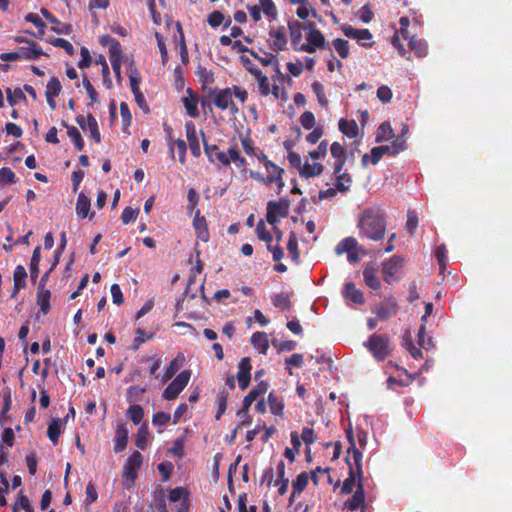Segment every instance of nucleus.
Segmentation results:
<instances>
[{
  "mask_svg": "<svg viewBox=\"0 0 512 512\" xmlns=\"http://www.w3.org/2000/svg\"><path fill=\"white\" fill-rule=\"evenodd\" d=\"M358 227L362 237L382 240L386 231L385 213L378 208H365L359 216Z\"/></svg>",
  "mask_w": 512,
  "mask_h": 512,
  "instance_id": "obj_1",
  "label": "nucleus"
},
{
  "mask_svg": "<svg viewBox=\"0 0 512 512\" xmlns=\"http://www.w3.org/2000/svg\"><path fill=\"white\" fill-rule=\"evenodd\" d=\"M362 453L356 451L354 453V461L351 462L350 457L346 456L345 461L349 467V476L344 480L341 487V494L348 495L353 492L354 486L357 483H362L363 469H362Z\"/></svg>",
  "mask_w": 512,
  "mask_h": 512,
  "instance_id": "obj_2",
  "label": "nucleus"
},
{
  "mask_svg": "<svg viewBox=\"0 0 512 512\" xmlns=\"http://www.w3.org/2000/svg\"><path fill=\"white\" fill-rule=\"evenodd\" d=\"M363 345L377 361L385 360L392 351L390 348V337L386 334L374 333Z\"/></svg>",
  "mask_w": 512,
  "mask_h": 512,
  "instance_id": "obj_3",
  "label": "nucleus"
},
{
  "mask_svg": "<svg viewBox=\"0 0 512 512\" xmlns=\"http://www.w3.org/2000/svg\"><path fill=\"white\" fill-rule=\"evenodd\" d=\"M209 95L213 96V104L220 110H229L230 114L235 116L239 112V108L232 99L231 88H214L210 89Z\"/></svg>",
  "mask_w": 512,
  "mask_h": 512,
  "instance_id": "obj_4",
  "label": "nucleus"
},
{
  "mask_svg": "<svg viewBox=\"0 0 512 512\" xmlns=\"http://www.w3.org/2000/svg\"><path fill=\"white\" fill-rule=\"evenodd\" d=\"M191 377L190 370H183L180 372L171 383L165 388L163 392V398L171 401L176 399L179 394L184 390L187 386Z\"/></svg>",
  "mask_w": 512,
  "mask_h": 512,
  "instance_id": "obj_5",
  "label": "nucleus"
},
{
  "mask_svg": "<svg viewBox=\"0 0 512 512\" xmlns=\"http://www.w3.org/2000/svg\"><path fill=\"white\" fill-rule=\"evenodd\" d=\"M289 201L281 198L279 201L271 200L267 203L266 220L270 225L279 221L278 217L286 218L289 214Z\"/></svg>",
  "mask_w": 512,
  "mask_h": 512,
  "instance_id": "obj_6",
  "label": "nucleus"
},
{
  "mask_svg": "<svg viewBox=\"0 0 512 512\" xmlns=\"http://www.w3.org/2000/svg\"><path fill=\"white\" fill-rule=\"evenodd\" d=\"M307 26L309 27V32L306 35L307 42L299 46V51L314 53L317 48L325 46V37L319 29L314 27L313 23H309Z\"/></svg>",
  "mask_w": 512,
  "mask_h": 512,
  "instance_id": "obj_7",
  "label": "nucleus"
},
{
  "mask_svg": "<svg viewBox=\"0 0 512 512\" xmlns=\"http://www.w3.org/2000/svg\"><path fill=\"white\" fill-rule=\"evenodd\" d=\"M200 134L202 136L204 152L208 160L213 164L218 162L223 166L230 165V159H228L227 154L220 151L216 144H208L205 133L202 130L200 131Z\"/></svg>",
  "mask_w": 512,
  "mask_h": 512,
  "instance_id": "obj_8",
  "label": "nucleus"
},
{
  "mask_svg": "<svg viewBox=\"0 0 512 512\" xmlns=\"http://www.w3.org/2000/svg\"><path fill=\"white\" fill-rule=\"evenodd\" d=\"M378 319L387 321L398 312V303L393 296L386 297L373 311Z\"/></svg>",
  "mask_w": 512,
  "mask_h": 512,
  "instance_id": "obj_9",
  "label": "nucleus"
},
{
  "mask_svg": "<svg viewBox=\"0 0 512 512\" xmlns=\"http://www.w3.org/2000/svg\"><path fill=\"white\" fill-rule=\"evenodd\" d=\"M76 122L82 130L89 131L90 137L96 143L101 142V134L99 131L98 123L96 118L92 114H88L86 117L84 115H78L76 117Z\"/></svg>",
  "mask_w": 512,
  "mask_h": 512,
  "instance_id": "obj_10",
  "label": "nucleus"
},
{
  "mask_svg": "<svg viewBox=\"0 0 512 512\" xmlns=\"http://www.w3.org/2000/svg\"><path fill=\"white\" fill-rule=\"evenodd\" d=\"M143 456L139 451H134L124 465V476L134 484L138 471L142 465Z\"/></svg>",
  "mask_w": 512,
  "mask_h": 512,
  "instance_id": "obj_11",
  "label": "nucleus"
},
{
  "mask_svg": "<svg viewBox=\"0 0 512 512\" xmlns=\"http://www.w3.org/2000/svg\"><path fill=\"white\" fill-rule=\"evenodd\" d=\"M403 258L397 255L392 256L382 264V273L386 283L391 284L395 274L402 268Z\"/></svg>",
  "mask_w": 512,
  "mask_h": 512,
  "instance_id": "obj_12",
  "label": "nucleus"
},
{
  "mask_svg": "<svg viewBox=\"0 0 512 512\" xmlns=\"http://www.w3.org/2000/svg\"><path fill=\"white\" fill-rule=\"evenodd\" d=\"M109 58L115 76L119 79L121 77V63L123 58V51L121 44L118 40H111V49L109 50Z\"/></svg>",
  "mask_w": 512,
  "mask_h": 512,
  "instance_id": "obj_13",
  "label": "nucleus"
},
{
  "mask_svg": "<svg viewBox=\"0 0 512 512\" xmlns=\"http://www.w3.org/2000/svg\"><path fill=\"white\" fill-rule=\"evenodd\" d=\"M270 43L269 47L275 52H279L285 49L287 45L286 31L283 26L277 29H271L269 31Z\"/></svg>",
  "mask_w": 512,
  "mask_h": 512,
  "instance_id": "obj_14",
  "label": "nucleus"
},
{
  "mask_svg": "<svg viewBox=\"0 0 512 512\" xmlns=\"http://www.w3.org/2000/svg\"><path fill=\"white\" fill-rule=\"evenodd\" d=\"M251 369L252 366L250 364V358H242L238 364L237 374L238 384L241 390H245L249 386L251 380Z\"/></svg>",
  "mask_w": 512,
  "mask_h": 512,
  "instance_id": "obj_15",
  "label": "nucleus"
},
{
  "mask_svg": "<svg viewBox=\"0 0 512 512\" xmlns=\"http://www.w3.org/2000/svg\"><path fill=\"white\" fill-rule=\"evenodd\" d=\"M365 503V492L363 483H357L353 495L344 502V508L350 511H356Z\"/></svg>",
  "mask_w": 512,
  "mask_h": 512,
  "instance_id": "obj_16",
  "label": "nucleus"
},
{
  "mask_svg": "<svg viewBox=\"0 0 512 512\" xmlns=\"http://www.w3.org/2000/svg\"><path fill=\"white\" fill-rule=\"evenodd\" d=\"M330 152L335 159L334 174H339L346 162V150L339 142H333L330 146Z\"/></svg>",
  "mask_w": 512,
  "mask_h": 512,
  "instance_id": "obj_17",
  "label": "nucleus"
},
{
  "mask_svg": "<svg viewBox=\"0 0 512 512\" xmlns=\"http://www.w3.org/2000/svg\"><path fill=\"white\" fill-rule=\"evenodd\" d=\"M17 52L18 58L25 60H37L40 56L44 55L41 46L35 41H30L27 47L18 48Z\"/></svg>",
  "mask_w": 512,
  "mask_h": 512,
  "instance_id": "obj_18",
  "label": "nucleus"
},
{
  "mask_svg": "<svg viewBox=\"0 0 512 512\" xmlns=\"http://www.w3.org/2000/svg\"><path fill=\"white\" fill-rule=\"evenodd\" d=\"M342 295L346 301H350L358 305H362L365 302L363 292L360 289H357L355 284L352 282L344 284Z\"/></svg>",
  "mask_w": 512,
  "mask_h": 512,
  "instance_id": "obj_19",
  "label": "nucleus"
},
{
  "mask_svg": "<svg viewBox=\"0 0 512 512\" xmlns=\"http://www.w3.org/2000/svg\"><path fill=\"white\" fill-rule=\"evenodd\" d=\"M187 96L183 97V105L186 109L187 114L192 118L199 117L200 113L198 110V96L193 92L191 88L186 90Z\"/></svg>",
  "mask_w": 512,
  "mask_h": 512,
  "instance_id": "obj_20",
  "label": "nucleus"
},
{
  "mask_svg": "<svg viewBox=\"0 0 512 512\" xmlns=\"http://www.w3.org/2000/svg\"><path fill=\"white\" fill-rule=\"evenodd\" d=\"M128 429L125 424L119 423L115 431L114 451L120 453L126 449L128 443Z\"/></svg>",
  "mask_w": 512,
  "mask_h": 512,
  "instance_id": "obj_21",
  "label": "nucleus"
},
{
  "mask_svg": "<svg viewBox=\"0 0 512 512\" xmlns=\"http://www.w3.org/2000/svg\"><path fill=\"white\" fill-rule=\"evenodd\" d=\"M193 227L196 231V236L203 242L209 241V232L207 228V221L204 216L200 215V210H197L193 219Z\"/></svg>",
  "mask_w": 512,
  "mask_h": 512,
  "instance_id": "obj_22",
  "label": "nucleus"
},
{
  "mask_svg": "<svg viewBox=\"0 0 512 512\" xmlns=\"http://www.w3.org/2000/svg\"><path fill=\"white\" fill-rule=\"evenodd\" d=\"M265 170L267 172L266 180H268V183L276 184L278 189L281 190L284 187V169L272 162V167H266Z\"/></svg>",
  "mask_w": 512,
  "mask_h": 512,
  "instance_id": "obj_23",
  "label": "nucleus"
},
{
  "mask_svg": "<svg viewBox=\"0 0 512 512\" xmlns=\"http://www.w3.org/2000/svg\"><path fill=\"white\" fill-rule=\"evenodd\" d=\"M306 27L303 26L298 20L288 22V29L291 39V44L294 50L299 51L298 45L302 41V30Z\"/></svg>",
  "mask_w": 512,
  "mask_h": 512,
  "instance_id": "obj_24",
  "label": "nucleus"
},
{
  "mask_svg": "<svg viewBox=\"0 0 512 512\" xmlns=\"http://www.w3.org/2000/svg\"><path fill=\"white\" fill-rule=\"evenodd\" d=\"M399 24H400V30L397 31L395 33V35L393 36L392 44L396 48H398L401 55H404V53H403L404 49H403V46L400 44L399 35H401L404 39H408V37H410L409 32H408V27H409L410 21L407 17H401L399 20Z\"/></svg>",
  "mask_w": 512,
  "mask_h": 512,
  "instance_id": "obj_25",
  "label": "nucleus"
},
{
  "mask_svg": "<svg viewBox=\"0 0 512 512\" xmlns=\"http://www.w3.org/2000/svg\"><path fill=\"white\" fill-rule=\"evenodd\" d=\"M90 199L84 194L80 193L76 202V213L77 215L84 219L89 217L90 219L94 216V213L89 214L90 212Z\"/></svg>",
  "mask_w": 512,
  "mask_h": 512,
  "instance_id": "obj_26",
  "label": "nucleus"
},
{
  "mask_svg": "<svg viewBox=\"0 0 512 512\" xmlns=\"http://www.w3.org/2000/svg\"><path fill=\"white\" fill-rule=\"evenodd\" d=\"M252 346L262 354H266L269 349V340L266 332H255L251 336Z\"/></svg>",
  "mask_w": 512,
  "mask_h": 512,
  "instance_id": "obj_27",
  "label": "nucleus"
},
{
  "mask_svg": "<svg viewBox=\"0 0 512 512\" xmlns=\"http://www.w3.org/2000/svg\"><path fill=\"white\" fill-rule=\"evenodd\" d=\"M409 48L415 53L417 57H424L428 53V46L426 41L423 39H418L415 36H410L408 39Z\"/></svg>",
  "mask_w": 512,
  "mask_h": 512,
  "instance_id": "obj_28",
  "label": "nucleus"
},
{
  "mask_svg": "<svg viewBox=\"0 0 512 512\" xmlns=\"http://www.w3.org/2000/svg\"><path fill=\"white\" fill-rule=\"evenodd\" d=\"M363 278L365 284L373 289L377 290L381 286L380 279L376 275V269L373 267V265L369 266L367 265L363 270Z\"/></svg>",
  "mask_w": 512,
  "mask_h": 512,
  "instance_id": "obj_29",
  "label": "nucleus"
},
{
  "mask_svg": "<svg viewBox=\"0 0 512 512\" xmlns=\"http://www.w3.org/2000/svg\"><path fill=\"white\" fill-rule=\"evenodd\" d=\"M42 16L49 21L51 24L56 26L52 27V31L58 34H67L69 30V26L62 24L48 9L41 8L40 10Z\"/></svg>",
  "mask_w": 512,
  "mask_h": 512,
  "instance_id": "obj_30",
  "label": "nucleus"
},
{
  "mask_svg": "<svg viewBox=\"0 0 512 512\" xmlns=\"http://www.w3.org/2000/svg\"><path fill=\"white\" fill-rule=\"evenodd\" d=\"M324 170V166L320 163L310 164L308 162L303 164V167L300 169L299 175L302 178H311L316 177L322 174Z\"/></svg>",
  "mask_w": 512,
  "mask_h": 512,
  "instance_id": "obj_31",
  "label": "nucleus"
},
{
  "mask_svg": "<svg viewBox=\"0 0 512 512\" xmlns=\"http://www.w3.org/2000/svg\"><path fill=\"white\" fill-rule=\"evenodd\" d=\"M339 130L349 138H355L358 135V125L355 120L340 119Z\"/></svg>",
  "mask_w": 512,
  "mask_h": 512,
  "instance_id": "obj_32",
  "label": "nucleus"
},
{
  "mask_svg": "<svg viewBox=\"0 0 512 512\" xmlns=\"http://www.w3.org/2000/svg\"><path fill=\"white\" fill-rule=\"evenodd\" d=\"M50 298L51 292L48 289H39L37 291V304L40 307V310L43 315L48 314L50 311Z\"/></svg>",
  "mask_w": 512,
  "mask_h": 512,
  "instance_id": "obj_33",
  "label": "nucleus"
},
{
  "mask_svg": "<svg viewBox=\"0 0 512 512\" xmlns=\"http://www.w3.org/2000/svg\"><path fill=\"white\" fill-rule=\"evenodd\" d=\"M394 137V131L389 122L382 123L376 132L375 141L377 143H382L384 141H388Z\"/></svg>",
  "mask_w": 512,
  "mask_h": 512,
  "instance_id": "obj_34",
  "label": "nucleus"
},
{
  "mask_svg": "<svg viewBox=\"0 0 512 512\" xmlns=\"http://www.w3.org/2000/svg\"><path fill=\"white\" fill-rule=\"evenodd\" d=\"M65 127L67 128V134L71 138V141L73 142L75 148L78 151H82L84 149L85 143L79 130L75 126L67 124H65Z\"/></svg>",
  "mask_w": 512,
  "mask_h": 512,
  "instance_id": "obj_35",
  "label": "nucleus"
},
{
  "mask_svg": "<svg viewBox=\"0 0 512 512\" xmlns=\"http://www.w3.org/2000/svg\"><path fill=\"white\" fill-rule=\"evenodd\" d=\"M40 250H41V247L37 246L34 249L31 260H30V276H31V280L33 282L36 281L38 274H39Z\"/></svg>",
  "mask_w": 512,
  "mask_h": 512,
  "instance_id": "obj_36",
  "label": "nucleus"
},
{
  "mask_svg": "<svg viewBox=\"0 0 512 512\" xmlns=\"http://www.w3.org/2000/svg\"><path fill=\"white\" fill-rule=\"evenodd\" d=\"M126 414L135 425H138L144 418V409L138 404H133L129 406Z\"/></svg>",
  "mask_w": 512,
  "mask_h": 512,
  "instance_id": "obj_37",
  "label": "nucleus"
},
{
  "mask_svg": "<svg viewBox=\"0 0 512 512\" xmlns=\"http://www.w3.org/2000/svg\"><path fill=\"white\" fill-rule=\"evenodd\" d=\"M309 481L308 474L306 472L300 473L296 479L292 482L293 496L299 495L307 487Z\"/></svg>",
  "mask_w": 512,
  "mask_h": 512,
  "instance_id": "obj_38",
  "label": "nucleus"
},
{
  "mask_svg": "<svg viewBox=\"0 0 512 512\" xmlns=\"http://www.w3.org/2000/svg\"><path fill=\"white\" fill-rule=\"evenodd\" d=\"M287 250L291 256V259L295 263H299L300 260V253L298 250V240L294 233H290L288 243H287Z\"/></svg>",
  "mask_w": 512,
  "mask_h": 512,
  "instance_id": "obj_39",
  "label": "nucleus"
},
{
  "mask_svg": "<svg viewBox=\"0 0 512 512\" xmlns=\"http://www.w3.org/2000/svg\"><path fill=\"white\" fill-rule=\"evenodd\" d=\"M25 20L27 22H30L32 23L33 25H35V28H38V32H37V38H42L43 35L45 34V28H46V24L45 22L39 17V15L35 14V13H28L26 16H25Z\"/></svg>",
  "mask_w": 512,
  "mask_h": 512,
  "instance_id": "obj_40",
  "label": "nucleus"
},
{
  "mask_svg": "<svg viewBox=\"0 0 512 512\" xmlns=\"http://www.w3.org/2000/svg\"><path fill=\"white\" fill-rule=\"evenodd\" d=\"M272 303L276 308H279L282 311H287L291 308L290 297L284 293L275 294L272 297Z\"/></svg>",
  "mask_w": 512,
  "mask_h": 512,
  "instance_id": "obj_41",
  "label": "nucleus"
},
{
  "mask_svg": "<svg viewBox=\"0 0 512 512\" xmlns=\"http://www.w3.org/2000/svg\"><path fill=\"white\" fill-rule=\"evenodd\" d=\"M268 403L270 411L274 415H281L284 410V403L282 399H279L274 392H270L268 395Z\"/></svg>",
  "mask_w": 512,
  "mask_h": 512,
  "instance_id": "obj_42",
  "label": "nucleus"
},
{
  "mask_svg": "<svg viewBox=\"0 0 512 512\" xmlns=\"http://www.w3.org/2000/svg\"><path fill=\"white\" fill-rule=\"evenodd\" d=\"M313 93L317 97V101L321 107H327L329 104L328 98L325 95L324 87L319 81H314L311 85Z\"/></svg>",
  "mask_w": 512,
  "mask_h": 512,
  "instance_id": "obj_43",
  "label": "nucleus"
},
{
  "mask_svg": "<svg viewBox=\"0 0 512 512\" xmlns=\"http://www.w3.org/2000/svg\"><path fill=\"white\" fill-rule=\"evenodd\" d=\"M136 337L133 340L131 345V350L136 351L140 348V346L148 340H151L154 337V333L146 334L144 330L141 328L136 329Z\"/></svg>",
  "mask_w": 512,
  "mask_h": 512,
  "instance_id": "obj_44",
  "label": "nucleus"
},
{
  "mask_svg": "<svg viewBox=\"0 0 512 512\" xmlns=\"http://www.w3.org/2000/svg\"><path fill=\"white\" fill-rule=\"evenodd\" d=\"M60 423L61 420L59 418L53 419L47 428V436L49 440L54 444L58 442L61 433Z\"/></svg>",
  "mask_w": 512,
  "mask_h": 512,
  "instance_id": "obj_45",
  "label": "nucleus"
},
{
  "mask_svg": "<svg viewBox=\"0 0 512 512\" xmlns=\"http://www.w3.org/2000/svg\"><path fill=\"white\" fill-rule=\"evenodd\" d=\"M391 155V151L387 145L376 146L371 149L370 161L373 165H377L384 155Z\"/></svg>",
  "mask_w": 512,
  "mask_h": 512,
  "instance_id": "obj_46",
  "label": "nucleus"
},
{
  "mask_svg": "<svg viewBox=\"0 0 512 512\" xmlns=\"http://www.w3.org/2000/svg\"><path fill=\"white\" fill-rule=\"evenodd\" d=\"M357 246V241L353 237H347L340 241L336 247V253L342 254L344 252L350 253L352 252Z\"/></svg>",
  "mask_w": 512,
  "mask_h": 512,
  "instance_id": "obj_47",
  "label": "nucleus"
},
{
  "mask_svg": "<svg viewBox=\"0 0 512 512\" xmlns=\"http://www.w3.org/2000/svg\"><path fill=\"white\" fill-rule=\"evenodd\" d=\"M336 187L338 191L345 193L350 189V184L352 182L351 176L347 172L342 171L339 174H336Z\"/></svg>",
  "mask_w": 512,
  "mask_h": 512,
  "instance_id": "obj_48",
  "label": "nucleus"
},
{
  "mask_svg": "<svg viewBox=\"0 0 512 512\" xmlns=\"http://www.w3.org/2000/svg\"><path fill=\"white\" fill-rule=\"evenodd\" d=\"M259 7L263 13L271 19H276L277 17V8L275 3L272 0H258Z\"/></svg>",
  "mask_w": 512,
  "mask_h": 512,
  "instance_id": "obj_49",
  "label": "nucleus"
},
{
  "mask_svg": "<svg viewBox=\"0 0 512 512\" xmlns=\"http://www.w3.org/2000/svg\"><path fill=\"white\" fill-rule=\"evenodd\" d=\"M26 277L27 272L24 266L17 265L14 269L13 280L14 284H16V288H25L26 287Z\"/></svg>",
  "mask_w": 512,
  "mask_h": 512,
  "instance_id": "obj_50",
  "label": "nucleus"
},
{
  "mask_svg": "<svg viewBox=\"0 0 512 512\" xmlns=\"http://www.w3.org/2000/svg\"><path fill=\"white\" fill-rule=\"evenodd\" d=\"M129 81L132 93L140 92L141 75L136 68H133V61L130 65Z\"/></svg>",
  "mask_w": 512,
  "mask_h": 512,
  "instance_id": "obj_51",
  "label": "nucleus"
},
{
  "mask_svg": "<svg viewBox=\"0 0 512 512\" xmlns=\"http://www.w3.org/2000/svg\"><path fill=\"white\" fill-rule=\"evenodd\" d=\"M146 392L145 388L140 386H130L126 392V399L128 402H138L141 400L143 394Z\"/></svg>",
  "mask_w": 512,
  "mask_h": 512,
  "instance_id": "obj_52",
  "label": "nucleus"
},
{
  "mask_svg": "<svg viewBox=\"0 0 512 512\" xmlns=\"http://www.w3.org/2000/svg\"><path fill=\"white\" fill-rule=\"evenodd\" d=\"M256 234L261 241H264L267 244L271 243L273 239L272 234L266 229L265 222L262 219L259 220L256 225Z\"/></svg>",
  "mask_w": 512,
  "mask_h": 512,
  "instance_id": "obj_53",
  "label": "nucleus"
},
{
  "mask_svg": "<svg viewBox=\"0 0 512 512\" xmlns=\"http://www.w3.org/2000/svg\"><path fill=\"white\" fill-rule=\"evenodd\" d=\"M272 345L277 349L278 352H289L296 348L297 343L293 340L274 339L272 341Z\"/></svg>",
  "mask_w": 512,
  "mask_h": 512,
  "instance_id": "obj_54",
  "label": "nucleus"
},
{
  "mask_svg": "<svg viewBox=\"0 0 512 512\" xmlns=\"http://www.w3.org/2000/svg\"><path fill=\"white\" fill-rule=\"evenodd\" d=\"M333 46L341 58L346 59L349 56V44L347 40L337 38L333 41Z\"/></svg>",
  "mask_w": 512,
  "mask_h": 512,
  "instance_id": "obj_55",
  "label": "nucleus"
},
{
  "mask_svg": "<svg viewBox=\"0 0 512 512\" xmlns=\"http://www.w3.org/2000/svg\"><path fill=\"white\" fill-rule=\"evenodd\" d=\"M62 86L58 78L52 77L46 85V96L57 97L61 92Z\"/></svg>",
  "mask_w": 512,
  "mask_h": 512,
  "instance_id": "obj_56",
  "label": "nucleus"
},
{
  "mask_svg": "<svg viewBox=\"0 0 512 512\" xmlns=\"http://www.w3.org/2000/svg\"><path fill=\"white\" fill-rule=\"evenodd\" d=\"M286 369L288 370V373L292 375L291 367L299 368L304 363V357L302 354L294 353L290 357L286 358Z\"/></svg>",
  "mask_w": 512,
  "mask_h": 512,
  "instance_id": "obj_57",
  "label": "nucleus"
},
{
  "mask_svg": "<svg viewBox=\"0 0 512 512\" xmlns=\"http://www.w3.org/2000/svg\"><path fill=\"white\" fill-rule=\"evenodd\" d=\"M258 84V90L262 96H268L270 94V82L266 75L263 73L259 74L256 78Z\"/></svg>",
  "mask_w": 512,
  "mask_h": 512,
  "instance_id": "obj_58",
  "label": "nucleus"
},
{
  "mask_svg": "<svg viewBox=\"0 0 512 512\" xmlns=\"http://www.w3.org/2000/svg\"><path fill=\"white\" fill-rule=\"evenodd\" d=\"M426 327L421 324L418 331V344L424 349H430L433 347V340L431 337L426 338Z\"/></svg>",
  "mask_w": 512,
  "mask_h": 512,
  "instance_id": "obj_59",
  "label": "nucleus"
},
{
  "mask_svg": "<svg viewBox=\"0 0 512 512\" xmlns=\"http://www.w3.org/2000/svg\"><path fill=\"white\" fill-rule=\"evenodd\" d=\"M387 146L391 151V155L394 156L406 149V140L402 135L397 137L390 145Z\"/></svg>",
  "mask_w": 512,
  "mask_h": 512,
  "instance_id": "obj_60",
  "label": "nucleus"
},
{
  "mask_svg": "<svg viewBox=\"0 0 512 512\" xmlns=\"http://www.w3.org/2000/svg\"><path fill=\"white\" fill-rule=\"evenodd\" d=\"M16 182V175L12 169L3 167L0 169V183L14 184Z\"/></svg>",
  "mask_w": 512,
  "mask_h": 512,
  "instance_id": "obj_61",
  "label": "nucleus"
},
{
  "mask_svg": "<svg viewBox=\"0 0 512 512\" xmlns=\"http://www.w3.org/2000/svg\"><path fill=\"white\" fill-rule=\"evenodd\" d=\"M147 433V426L144 424L139 428L135 441L136 446L141 450L147 447Z\"/></svg>",
  "mask_w": 512,
  "mask_h": 512,
  "instance_id": "obj_62",
  "label": "nucleus"
},
{
  "mask_svg": "<svg viewBox=\"0 0 512 512\" xmlns=\"http://www.w3.org/2000/svg\"><path fill=\"white\" fill-rule=\"evenodd\" d=\"M300 123L306 130H310L315 125V116L311 111H305L300 116Z\"/></svg>",
  "mask_w": 512,
  "mask_h": 512,
  "instance_id": "obj_63",
  "label": "nucleus"
},
{
  "mask_svg": "<svg viewBox=\"0 0 512 512\" xmlns=\"http://www.w3.org/2000/svg\"><path fill=\"white\" fill-rule=\"evenodd\" d=\"M240 61L243 67L252 74L255 78L262 73V71L246 56H241Z\"/></svg>",
  "mask_w": 512,
  "mask_h": 512,
  "instance_id": "obj_64",
  "label": "nucleus"
}]
</instances>
